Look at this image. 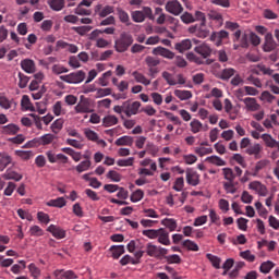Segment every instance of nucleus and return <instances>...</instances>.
<instances>
[{"label":"nucleus","mask_w":279,"mask_h":279,"mask_svg":"<svg viewBox=\"0 0 279 279\" xmlns=\"http://www.w3.org/2000/svg\"><path fill=\"white\" fill-rule=\"evenodd\" d=\"M183 247H186L190 252H199V246L197 243L191 241V240H185L183 242Z\"/></svg>","instance_id":"nucleus-54"},{"label":"nucleus","mask_w":279,"mask_h":279,"mask_svg":"<svg viewBox=\"0 0 279 279\" xmlns=\"http://www.w3.org/2000/svg\"><path fill=\"white\" fill-rule=\"evenodd\" d=\"M166 12L173 14V16H180L184 12V7L178 0H170L166 3Z\"/></svg>","instance_id":"nucleus-5"},{"label":"nucleus","mask_w":279,"mask_h":279,"mask_svg":"<svg viewBox=\"0 0 279 279\" xmlns=\"http://www.w3.org/2000/svg\"><path fill=\"white\" fill-rule=\"evenodd\" d=\"M192 47L193 41H191V39H183L174 45V49L179 51V53H184V51H189Z\"/></svg>","instance_id":"nucleus-21"},{"label":"nucleus","mask_w":279,"mask_h":279,"mask_svg":"<svg viewBox=\"0 0 279 279\" xmlns=\"http://www.w3.org/2000/svg\"><path fill=\"white\" fill-rule=\"evenodd\" d=\"M28 271L33 278H40V268L36 264L32 263L28 265Z\"/></svg>","instance_id":"nucleus-56"},{"label":"nucleus","mask_w":279,"mask_h":279,"mask_svg":"<svg viewBox=\"0 0 279 279\" xmlns=\"http://www.w3.org/2000/svg\"><path fill=\"white\" fill-rule=\"evenodd\" d=\"M53 276L56 279H77V274L73 270L57 269Z\"/></svg>","instance_id":"nucleus-11"},{"label":"nucleus","mask_w":279,"mask_h":279,"mask_svg":"<svg viewBox=\"0 0 279 279\" xmlns=\"http://www.w3.org/2000/svg\"><path fill=\"white\" fill-rule=\"evenodd\" d=\"M276 49V41L274 40V36L271 34H267L265 37L264 51L269 52Z\"/></svg>","instance_id":"nucleus-25"},{"label":"nucleus","mask_w":279,"mask_h":279,"mask_svg":"<svg viewBox=\"0 0 279 279\" xmlns=\"http://www.w3.org/2000/svg\"><path fill=\"white\" fill-rule=\"evenodd\" d=\"M161 226H165V228H168L170 232H175L178 228V221L173 218H165L161 220Z\"/></svg>","instance_id":"nucleus-30"},{"label":"nucleus","mask_w":279,"mask_h":279,"mask_svg":"<svg viewBox=\"0 0 279 279\" xmlns=\"http://www.w3.org/2000/svg\"><path fill=\"white\" fill-rule=\"evenodd\" d=\"M223 189H225L226 193H230L231 195H234V193H236V187L234 186V181L225 182Z\"/></svg>","instance_id":"nucleus-60"},{"label":"nucleus","mask_w":279,"mask_h":279,"mask_svg":"<svg viewBox=\"0 0 279 279\" xmlns=\"http://www.w3.org/2000/svg\"><path fill=\"white\" fill-rule=\"evenodd\" d=\"M182 23H185V25H189L191 23H195V16L193 14L185 12L181 15Z\"/></svg>","instance_id":"nucleus-62"},{"label":"nucleus","mask_w":279,"mask_h":279,"mask_svg":"<svg viewBox=\"0 0 279 279\" xmlns=\"http://www.w3.org/2000/svg\"><path fill=\"white\" fill-rule=\"evenodd\" d=\"M248 187L252 191H256V193H258V195H260V197H267V186H265V184L260 183V181H253L250 183Z\"/></svg>","instance_id":"nucleus-12"},{"label":"nucleus","mask_w":279,"mask_h":279,"mask_svg":"<svg viewBox=\"0 0 279 279\" xmlns=\"http://www.w3.org/2000/svg\"><path fill=\"white\" fill-rule=\"evenodd\" d=\"M146 254L147 256H150L151 258H162L169 254V250L158 246L156 244H153L151 242L146 244Z\"/></svg>","instance_id":"nucleus-2"},{"label":"nucleus","mask_w":279,"mask_h":279,"mask_svg":"<svg viewBox=\"0 0 279 279\" xmlns=\"http://www.w3.org/2000/svg\"><path fill=\"white\" fill-rule=\"evenodd\" d=\"M206 258H208V260L211 263L213 267H215V269H221V258L208 253L206 255Z\"/></svg>","instance_id":"nucleus-45"},{"label":"nucleus","mask_w":279,"mask_h":279,"mask_svg":"<svg viewBox=\"0 0 279 279\" xmlns=\"http://www.w3.org/2000/svg\"><path fill=\"white\" fill-rule=\"evenodd\" d=\"M17 77H19V83H17L19 88H27V84H29V76L23 74V72H19Z\"/></svg>","instance_id":"nucleus-42"},{"label":"nucleus","mask_w":279,"mask_h":279,"mask_svg":"<svg viewBox=\"0 0 279 279\" xmlns=\"http://www.w3.org/2000/svg\"><path fill=\"white\" fill-rule=\"evenodd\" d=\"M117 165L118 167H132L134 165V157H129L128 159H119Z\"/></svg>","instance_id":"nucleus-63"},{"label":"nucleus","mask_w":279,"mask_h":279,"mask_svg":"<svg viewBox=\"0 0 279 279\" xmlns=\"http://www.w3.org/2000/svg\"><path fill=\"white\" fill-rule=\"evenodd\" d=\"M132 21L134 23H144L145 22V13L143 11H133L131 13Z\"/></svg>","instance_id":"nucleus-47"},{"label":"nucleus","mask_w":279,"mask_h":279,"mask_svg":"<svg viewBox=\"0 0 279 279\" xmlns=\"http://www.w3.org/2000/svg\"><path fill=\"white\" fill-rule=\"evenodd\" d=\"M158 166L156 165V162L150 163V170L147 168H140L138 169V175H154V172L157 171Z\"/></svg>","instance_id":"nucleus-37"},{"label":"nucleus","mask_w":279,"mask_h":279,"mask_svg":"<svg viewBox=\"0 0 279 279\" xmlns=\"http://www.w3.org/2000/svg\"><path fill=\"white\" fill-rule=\"evenodd\" d=\"M186 173V182L190 186H197L199 184V173L193 169H187Z\"/></svg>","instance_id":"nucleus-13"},{"label":"nucleus","mask_w":279,"mask_h":279,"mask_svg":"<svg viewBox=\"0 0 279 279\" xmlns=\"http://www.w3.org/2000/svg\"><path fill=\"white\" fill-rule=\"evenodd\" d=\"M208 16L211 21H216L217 27H221V25H223V15H221V13L211 11L209 12Z\"/></svg>","instance_id":"nucleus-36"},{"label":"nucleus","mask_w":279,"mask_h":279,"mask_svg":"<svg viewBox=\"0 0 279 279\" xmlns=\"http://www.w3.org/2000/svg\"><path fill=\"white\" fill-rule=\"evenodd\" d=\"M190 128H191V132H192L193 134H198V132H202V130H204V124H202L199 120L194 119V120L190 123Z\"/></svg>","instance_id":"nucleus-40"},{"label":"nucleus","mask_w":279,"mask_h":279,"mask_svg":"<svg viewBox=\"0 0 279 279\" xmlns=\"http://www.w3.org/2000/svg\"><path fill=\"white\" fill-rule=\"evenodd\" d=\"M262 149L263 147H260V144H254L246 149V154H248V156H255L257 158Z\"/></svg>","instance_id":"nucleus-46"},{"label":"nucleus","mask_w":279,"mask_h":279,"mask_svg":"<svg viewBox=\"0 0 279 279\" xmlns=\"http://www.w3.org/2000/svg\"><path fill=\"white\" fill-rule=\"evenodd\" d=\"M228 38H230L228 31L214 32L210 36V40L215 43L216 47H221L223 40H228Z\"/></svg>","instance_id":"nucleus-7"},{"label":"nucleus","mask_w":279,"mask_h":279,"mask_svg":"<svg viewBox=\"0 0 279 279\" xmlns=\"http://www.w3.org/2000/svg\"><path fill=\"white\" fill-rule=\"evenodd\" d=\"M145 64L148 66V69L157 68L158 64H160V59L151 56H147L145 58Z\"/></svg>","instance_id":"nucleus-44"},{"label":"nucleus","mask_w":279,"mask_h":279,"mask_svg":"<svg viewBox=\"0 0 279 279\" xmlns=\"http://www.w3.org/2000/svg\"><path fill=\"white\" fill-rule=\"evenodd\" d=\"M243 104L248 112H256L260 110V105L256 101V98L246 97L244 98Z\"/></svg>","instance_id":"nucleus-14"},{"label":"nucleus","mask_w":279,"mask_h":279,"mask_svg":"<svg viewBox=\"0 0 279 279\" xmlns=\"http://www.w3.org/2000/svg\"><path fill=\"white\" fill-rule=\"evenodd\" d=\"M222 174L225 180H228V182H234L236 179V174H234V170L231 168H222Z\"/></svg>","instance_id":"nucleus-41"},{"label":"nucleus","mask_w":279,"mask_h":279,"mask_svg":"<svg viewBox=\"0 0 279 279\" xmlns=\"http://www.w3.org/2000/svg\"><path fill=\"white\" fill-rule=\"evenodd\" d=\"M0 108L10 110V108H12V100L8 99L5 96H0Z\"/></svg>","instance_id":"nucleus-61"},{"label":"nucleus","mask_w":279,"mask_h":279,"mask_svg":"<svg viewBox=\"0 0 279 279\" xmlns=\"http://www.w3.org/2000/svg\"><path fill=\"white\" fill-rule=\"evenodd\" d=\"M206 162L210 165H216V167H226V160L221 159L219 156H210L206 158Z\"/></svg>","instance_id":"nucleus-35"},{"label":"nucleus","mask_w":279,"mask_h":279,"mask_svg":"<svg viewBox=\"0 0 279 279\" xmlns=\"http://www.w3.org/2000/svg\"><path fill=\"white\" fill-rule=\"evenodd\" d=\"M46 206H50L52 208H64V206H66V199H64V197L50 199L49 202L46 203Z\"/></svg>","instance_id":"nucleus-29"},{"label":"nucleus","mask_w":279,"mask_h":279,"mask_svg":"<svg viewBox=\"0 0 279 279\" xmlns=\"http://www.w3.org/2000/svg\"><path fill=\"white\" fill-rule=\"evenodd\" d=\"M118 12V17L120 23H123L124 25H126L128 27H130V25H132V22H130V14H128V12H125V10L118 8L117 9Z\"/></svg>","instance_id":"nucleus-27"},{"label":"nucleus","mask_w":279,"mask_h":279,"mask_svg":"<svg viewBox=\"0 0 279 279\" xmlns=\"http://www.w3.org/2000/svg\"><path fill=\"white\" fill-rule=\"evenodd\" d=\"M72 29L78 34V36H86V34L93 29V26H73Z\"/></svg>","instance_id":"nucleus-49"},{"label":"nucleus","mask_w":279,"mask_h":279,"mask_svg":"<svg viewBox=\"0 0 279 279\" xmlns=\"http://www.w3.org/2000/svg\"><path fill=\"white\" fill-rule=\"evenodd\" d=\"M119 123V118H117V116H106L102 119V125L104 128H112V125H117Z\"/></svg>","instance_id":"nucleus-32"},{"label":"nucleus","mask_w":279,"mask_h":279,"mask_svg":"<svg viewBox=\"0 0 279 279\" xmlns=\"http://www.w3.org/2000/svg\"><path fill=\"white\" fill-rule=\"evenodd\" d=\"M75 112H77V114H86L88 112H92L90 104H88V101H86V100L80 101L75 106Z\"/></svg>","instance_id":"nucleus-23"},{"label":"nucleus","mask_w":279,"mask_h":279,"mask_svg":"<svg viewBox=\"0 0 279 279\" xmlns=\"http://www.w3.org/2000/svg\"><path fill=\"white\" fill-rule=\"evenodd\" d=\"M19 130H21L16 124H8L0 129L2 134H9L10 136H14V134H19Z\"/></svg>","instance_id":"nucleus-26"},{"label":"nucleus","mask_w":279,"mask_h":279,"mask_svg":"<svg viewBox=\"0 0 279 279\" xmlns=\"http://www.w3.org/2000/svg\"><path fill=\"white\" fill-rule=\"evenodd\" d=\"M234 73H236V70H234L233 68H227L221 71L220 78L225 81L230 80V77L234 76Z\"/></svg>","instance_id":"nucleus-50"},{"label":"nucleus","mask_w":279,"mask_h":279,"mask_svg":"<svg viewBox=\"0 0 279 279\" xmlns=\"http://www.w3.org/2000/svg\"><path fill=\"white\" fill-rule=\"evenodd\" d=\"M162 77H163V80H166V82H167V84H169V86H175L178 84V82L173 77V74H171L167 71L162 72Z\"/></svg>","instance_id":"nucleus-58"},{"label":"nucleus","mask_w":279,"mask_h":279,"mask_svg":"<svg viewBox=\"0 0 279 279\" xmlns=\"http://www.w3.org/2000/svg\"><path fill=\"white\" fill-rule=\"evenodd\" d=\"M138 260L134 259V257L130 256V255H124L121 259H120V265L125 266V265H138Z\"/></svg>","instance_id":"nucleus-55"},{"label":"nucleus","mask_w":279,"mask_h":279,"mask_svg":"<svg viewBox=\"0 0 279 279\" xmlns=\"http://www.w3.org/2000/svg\"><path fill=\"white\" fill-rule=\"evenodd\" d=\"M182 189H184V178L180 177V178H177V180L174 181L173 190L180 193Z\"/></svg>","instance_id":"nucleus-64"},{"label":"nucleus","mask_w":279,"mask_h":279,"mask_svg":"<svg viewBox=\"0 0 279 279\" xmlns=\"http://www.w3.org/2000/svg\"><path fill=\"white\" fill-rule=\"evenodd\" d=\"M95 13L100 16V19H106V16H110V14H114V7L98 4L95 7Z\"/></svg>","instance_id":"nucleus-10"},{"label":"nucleus","mask_w":279,"mask_h":279,"mask_svg":"<svg viewBox=\"0 0 279 279\" xmlns=\"http://www.w3.org/2000/svg\"><path fill=\"white\" fill-rule=\"evenodd\" d=\"M195 154L199 156L201 158L204 156H208V154H213V148H206L204 146H199L195 148Z\"/></svg>","instance_id":"nucleus-57"},{"label":"nucleus","mask_w":279,"mask_h":279,"mask_svg":"<svg viewBox=\"0 0 279 279\" xmlns=\"http://www.w3.org/2000/svg\"><path fill=\"white\" fill-rule=\"evenodd\" d=\"M56 135L51 134V133H47L40 137H37V144L39 147H45L47 145H51V143H53V141H56Z\"/></svg>","instance_id":"nucleus-20"},{"label":"nucleus","mask_w":279,"mask_h":279,"mask_svg":"<svg viewBox=\"0 0 279 279\" xmlns=\"http://www.w3.org/2000/svg\"><path fill=\"white\" fill-rule=\"evenodd\" d=\"M93 162H90V160H84L82 162H80L75 169L77 171V173H84V171H88V169H90Z\"/></svg>","instance_id":"nucleus-43"},{"label":"nucleus","mask_w":279,"mask_h":279,"mask_svg":"<svg viewBox=\"0 0 279 279\" xmlns=\"http://www.w3.org/2000/svg\"><path fill=\"white\" fill-rule=\"evenodd\" d=\"M48 4L54 12H60L64 8V0H49Z\"/></svg>","instance_id":"nucleus-39"},{"label":"nucleus","mask_w":279,"mask_h":279,"mask_svg":"<svg viewBox=\"0 0 279 279\" xmlns=\"http://www.w3.org/2000/svg\"><path fill=\"white\" fill-rule=\"evenodd\" d=\"M194 51L198 53V56H202V58H210V53H213V49L206 44H202L199 46H196L194 48Z\"/></svg>","instance_id":"nucleus-18"},{"label":"nucleus","mask_w":279,"mask_h":279,"mask_svg":"<svg viewBox=\"0 0 279 279\" xmlns=\"http://www.w3.org/2000/svg\"><path fill=\"white\" fill-rule=\"evenodd\" d=\"M14 154L17 158H21V160H31V158H34V151L32 150H15Z\"/></svg>","instance_id":"nucleus-38"},{"label":"nucleus","mask_w":279,"mask_h":279,"mask_svg":"<svg viewBox=\"0 0 279 279\" xmlns=\"http://www.w3.org/2000/svg\"><path fill=\"white\" fill-rule=\"evenodd\" d=\"M47 231L51 232L54 239H66V231L56 225H50Z\"/></svg>","instance_id":"nucleus-15"},{"label":"nucleus","mask_w":279,"mask_h":279,"mask_svg":"<svg viewBox=\"0 0 279 279\" xmlns=\"http://www.w3.org/2000/svg\"><path fill=\"white\" fill-rule=\"evenodd\" d=\"M134 43V37L128 33H122L119 37V39L114 43V49L118 51V53H125L130 47H132V44Z\"/></svg>","instance_id":"nucleus-1"},{"label":"nucleus","mask_w":279,"mask_h":279,"mask_svg":"<svg viewBox=\"0 0 279 279\" xmlns=\"http://www.w3.org/2000/svg\"><path fill=\"white\" fill-rule=\"evenodd\" d=\"M85 137L87 141H92V143H97L100 147H107L108 143L106 141L99 138V134L97 132L93 131L92 129H84L83 130Z\"/></svg>","instance_id":"nucleus-6"},{"label":"nucleus","mask_w":279,"mask_h":279,"mask_svg":"<svg viewBox=\"0 0 279 279\" xmlns=\"http://www.w3.org/2000/svg\"><path fill=\"white\" fill-rule=\"evenodd\" d=\"M271 269H274V262H271V260L264 262L259 266V271L262 274H269V271H271Z\"/></svg>","instance_id":"nucleus-52"},{"label":"nucleus","mask_w":279,"mask_h":279,"mask_svg":"<svg viewBox=\"0 0 279 279\" xmlns=\"http://www.w3.org/2000/svg\"><path fill=\"white\" fill-rule=\"evenodd\" d=\"M143 197H145V193L143 192V190H136L131 195V202L136 204V202H141V199H143Z\"/></svg>","instance_id":"nucleus-59"},{"label":"nucleus","mask_w":279,"mask_h":279,"mask_svg":"<svg viewBox=\"0 0 279 279\" xmlns=\"http://www.w3.org/2000/svg\"><path fill=\"white\" fill-rule=\"evenodd\" d=\"M64 125V120L62 119H57L52 124H51V130L53 134H59L60 130H62Z\"/></svg>","instance_id":"nucleus-53"},{"label":"nucleus","mask_w":279,"mask_h":279,"mask_svg":"<svg viewBox=\"0 0 279 279\" xmlns=\"http://www.w3.org/2000/svg\"><path fill=\"white\" fill-rule=\"evenodd\" d=\"M267 165H269V160H267V159H263V160L258 161L255 165L253 175L254 177L258 175V173H260V171H263V169H265V167H267Z\"/></svg>","instance_id":"nucleus-48"},{"label":"nucleus","mask_w":279,"mask_h":279,"mask_svg":"<svg viewBox=\"0 0 279 279\" xmlns=\"http://www.w3.org/2000/svg\"><path fill=\"white\" fill-rule=\"evenodd\" d=\"M154 56H161V58H166L167 60H173L175 58V53L162 46H158L153 49Z\"/></svg>","instance_id":"nucleus-9"},{"label":"nucleus","mask_w":279,"mask_h":279,"mask_svg":"<svg viewBox=\"0 0 279 279\" xmlns=\"http://www.w3.org/2000/svg\"><path fill=\"white\" fill-rule=\"evenodd\" d=\"M141 101H132V100H125L124 101V114L129 119L131 117H135V114H138L141 112Z\"/></svg>","instance_id":"nucleus-4"},{"label":"nucleus","mask_w":279,"mask_h":279,"mask_svg":"<svg viewBox=\"0 0 279 279\" xmlns=\"http://www.w3.org/2000/svg\"><path fill=\"white\" fill-rule=\"evenodd\" d=\"M262 140L264 141L266 147H270V148L278 147L279 148V142L274 140V137H271L270 134H267V133L263 134Z\"/></svg>","instance_id":"nucleus-31"},{"label":"nucleus","mask_w":279,"mask_h":279,"mask_svg":"<svg viewBox=\"0 0 279 279\" xmlns=\"http://www.w3.org/2000/svg\"><path fill=\"white\" fill-rule=\"evenodd\" d=\"M3 180H14V182H21L23 180V174L13 171L12 169H8L5 173L2 174Z\"/></svg>","instance_id":"nucleus-22"},{"label":"nucleus","mask_w":279,"mask_h":279,"mask_svg":"<svg viewBox=\"0 0 279 279\" xmlns=\"http://www.w3.org/2000/svg\"><path fill=\"white\" fill-rule=\"evenodd\" d=\"M143 236H147V239H158L159 229H148L142 231Z\"/></svg>","instance_id":"nucleus-51"},{"label":"nucleus","mask_w":279,"mask_h":279,"mask_svg":"<svg viewBox=\"0 0 279 279\" xmlns=\"http://www.w3.org/2000/svg\"><path fill=\"white\" fill-rule=\"evenodd\" d=\"M158 243L161 245H171V240L169 239V232L165 228H159V233L157 236Z\"/></svg>","instance_id":"nucleus-19"},{"label":"nucleus","mask_w":279,"mask_h":279,"mask_svg":"<svg viewBox=\"0 0 279 279\" xmlns=\"http://www.w3.org/2000/svg\"><path fill=\"white\" fill-rule=\"evenodd\" d=\"M191 34H195L197 38H208L210 35V31L206 26V24H201L199 26L195 25L190 27Z\"/></svg>","instance_id":"nucleus-8"},{"label":"nucleus","mask_w":279,"mask_h":279,"mask_svg":"<svg viewBox=\"0 0 279 279\" xmlns=\"http://www.w3.org/2000/svg\"><path fill=\"white\" fill-rule=\"evenodd\" d=\"M109 251L112 254V258L118 260V258H121V256H123V254H125V246H123V245H112L109 248Z\"/></svg>","instance_id":"nucleus-24"},{"label":"nucleus","mask_w":279,"mask_h":279,"mask_svg":"<svg viewBox=\"0 0 279 279\" xmlns=\"http://www.w3.org/2000/svg\"><path fill=\"white\" fill-rule=\"evenodd\" d=\"M60 80L66 84H82L86 80V73L82 70L77 72H72L66 75H61Z\"/></svg>","instance_id":"nucleus-3"},{"label":"nucleus","mask_w":279,"mask_h":279,"mask_svg":"<svg viewBox=\"0 0 279 279\" xmlns=\"http://www.w3.org/2000/svg\"><path fill=\"white\" fill-rule=\"evenodd\" d=\"M132 75L138 84H144V86H149V84H151V81H149L145 75H143V73L138 71H134Z\"/></svg>","instance_id":"nucleus-33"},{"label":"nucleus","mask_w":279,"mask_h":279,"mask_svg":"<svg viewBox=\"0 0 279 279\" xmlns=\"http://www.w3.org/2000/svg\"><path fill=\"white\" fill-rule=\"evenodd\" d=\"M21 69L25 71V73L32 74L36 73V63L32 59H24L21 61Z\"/></svg>","instance_id":"nucleus-16"},{"label":"nucleus","mask_w":279,"mask_h":279,"mask_svg":"<svg viewBox=\"0 0 279 279\" xmlns=\"http://www.w3.org/2000/svg\"><path fill=\"white\" fill-rule=\"evenodd\" d=\"M174 95L178 99H181V101H186V99H191V97H193V93H191V90L182 89H175Z\"/></svg>","instance_id":"nucleus-34"},{"label":"nucleus","mask_w":279,"mask_h":279,"mask_svg":"<svg viewBox=\"0 0 279 279\" xmlns=\"http://www.w3.org/2000/svg\"><path fill=\"white\" fill-rule=\"evenodd\" d=\"M114 145L117 147H132L134 145V137L130 135L121 136L114 142Z\"/></svg>","instance_id":"nucleus-17"},{"label":"nucleus","mask_w":279,"mask_h":279,"mask_svg":"<svg viewBox=\"0 0 279 279\" xmlns=\"http://www.w3.org/2000/svg\"><path fill=\"white\" fill-rule=\"evenodd\" d=\"M10 165H12V156L8 153H2L0 157V171H4Z\"/></svg>","instance_id":"nucleus-28"}]
</instances>
